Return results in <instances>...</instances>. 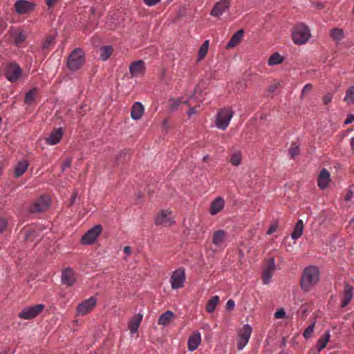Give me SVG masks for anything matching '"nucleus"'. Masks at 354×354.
Here are the masks:
<instances>
[{
    "label": "nucleus",
    "instance_id": "11",
    "mask_svg": "<svg viewBox=\"0 0 354 354\" xmlns=\"http://www.w3.org/2000/svg\"><path fill=\"white\" fill-rule=\"evenodd\" d=\"M95 305L96 299L94 297H91L78 305L77 308V313L78 315H84L91 312Z\"/></svg>",
    "mask_w": 354,
    "mask_h": 354
},
{
    "label": "nucleus",
    "instance_id": "53",
    "mask_svg": "<svg viewBox=\"0 0 354 354\" xmlns=\"http://www.w3.org/2000/svg\"><path fill=\"white\" fill-rule=\"evenodd\" d=\"M354 122V115L353 114H349L348 116H347V118L344 121V124H351L352 122Z\"/></svg>",
    "mask_w": 354,
    "mask_h": 354
},
{
    "label": "nucleus",
    "instance_id": "42",
    "mask_svg": "<svg viewBox=\"0 0 354 354\" xmlns=\"http://www.w3.org/2000/svg\"><path fill=\"white\" fill-rule=\"evenodd\" d=\"M180 103L181 101L179 99H171L169 104V109L173 111L178 109Z\"/></svg>",
    "mask_w": 354,
    "mask_h": 354
},
{
    "label": "nucleus",
    "instance_id": "64",
    "mask_svg": "<svg viewBox=\"0 0 354 354\" xmlns=\"http://www.w3.org/2000/svg\"><path fill=\"white\" fill-rule=\"evenodd\" d=\"M188 102H189V100H186L183 103L185 104H188Z\"/></svg>",
    "mask_w": 354,
    "mask_h": 354
},
{
    "label": "nucleus",
    "instance_id": "35",
    "mask_svg": "<svg viewBox=\"0 0 354 354\" xmlns=\"http://www.w3.org/2000/svg\"><path fill=\"white\" fill-rule=\"evenodd\" d=\"M344 100L348 104H354V86H350L347 89Z\"/></svg>",
    "mask_w": 354,
    "mask_h": 354
},
{
    "label": "nucleus",
    "instance_id": "3",
    "mask_svg": "<svg viewBox=\"0 0 354 354\" xmlns=\"http://www.w3.org/2000/svg\"><path fill=\"white\" fill-rule=\"evenodd\" d=\"M84 53L81 48H75L67 59V66L70 71H76L84 64Z\"/></svg>",
    "mask_w": 354,
    "mask_h": 354
},
{
    "label": "nucleus",
    "instance_id": "25",
    "mask_svg": "<svg viewBox=\"0 0 354 354\" xmlns=\"http://www.w3.org/2000/svg\"><path fill=\"white\" fill-rule=\"evenodd\" d=\"M174 317L172 311L167 310L160 316L158 323L160 325L167 326L174 319Z\"/></svg>",
    "mask_w": 354,
    "mask_h": 354
},
{
    "label": "nucleus",
    "instance_id": "26",
    "mask_svg": "<svg viewBox=\"0 0 354 354\" xmlns=\"http://www.w3.org/2000/svg\"><path fill=\"white\" fill-rule=\"evenodd\" d=\"M243 36V30L241 29L236 32L227 44V48H231L236 46L242 39Z\"/></svg>",
    "mask_w": 354,
    "mask_h": 354
},
{
    "label": "nucleus",
    "instance_id": "32",
    "mask_svg": "<svg viewBox=\"0 0 354 354\" xmlns=\"http://www.w3.org/2000/svg\"><path fill=\"white\" fill-rule=\"evenodd\" d=\"M283 60V57H282L279 53H274L272 54L268 59V64L269 66L277 65L282 63Z\"/></svg>",
    "mask_w": 354,
    "mask_h": 354
},
{
    "label": "nucleus",
    "instance_id": "21",
    "mask_svg": "<svg viewBox=\"0 0 354 354\" xmlns=\"http://www.w3.org/2000/svg\"><path fill=\"white\" fill-rule=\"evenodd\" d=\"M201 342V334L198 332L192 334L188 339L187 347L189 351H194L199 346Z\"/></svg>",
    "mask_w": 354,
    "mask_h": 354
},
{
    "label": "nucleus",
    "instance_id": "61",
    "mask_svg": "<svg viewBox=\"0 0 354 354\" xmlns=\"http://www.w3.org/2000/svg\"><path fill=\"white\" fill-rule=\"evenodd\" d=\"M351 147L352 149H354V137L351 139Z\"/></svg>",
    "mask_w": 354,
    "mask_h": 354
},
{
    "label": "nucleus",
    "instance_id": "12",
    "mask_svg": "<svg viewBox=\"0 0 354 354\" xmlns=\"http://www.w3.org/2000/svg\"><path fill=\"white\" fill-rule=\"evenodd\" d=\"M15 8L19 15H26L34 10L35 4L26 0H17L15 3Z\"/></svg>",
    "mask_w": 354,
    "mask_h": 354
},
{
    "label": "nucleus",
    "instance_id": "58",
    "mask_svg": "<svg viewBox=\"0 0 354 354\" xmlns=\"http://www.w3.org/2000/svg\"><path fill=\"white\" fill-rule=\"evenodd\" d=\"M267 266H274L275 261L274 257H271L268 259Z\"/></svg>",
    "mask_w": 354,
    "mask_h": 354
},
{
    "label": "nucleus",
    "instance_id": "9",
    "mask_svg": "<svg viewBox=\"0 0 354 354\" xmlns=\"http://www.w3.org/2000/svg\"><path fill=\"white\" fill-rule=\"evenodd\" d=\"M174 223V217L171 216V212L169 210H162L155 218L156 225H171Z\"/></svg>",
    "mask_w": 354,
    "mask_h": 354
},
{
    "label": "nucleus",
    "instance_id": "46",
    "mask_svg": "<svg viewBox=\"0 0 354 354\" xmlns=\"http://www.w3.org/2000/svg\"><path fill=\"white\" fill-rule=\"evenodd\" d=\"M333 98V94L330 93H328L323 97V102L324 104H328L330 103Z\"/></svg>",
    "mask_w": 354,
    "mask_h": 354
},
{
    "label": "nucleus",
    "instance_id": "56",
    "mask_svg": "<svg viewBox=\"0 0 354 354\" xmlns=\"http://www.w3.org/2000/svg\"><path fill=\"white\" fill-rule=\"evenodd\" d=\"M54 39H55L54 36H50L47 39H46V48L53 44Z\"/></svg>",
    "mask_w": 354,
    "mask_h": 354
},
{
    "label": "nucleus",
    "instance_id": "54",
    "mask_svg": "<svg viewBox=\"0 0 354 354\" xmlns=\"http://www.w3.org/2000/svg\"><path fill=\"white\" fill-rule=\"evenodd\" d=\"M235 306V303L233 300L232 299H230L227 301V304H226V308L227 310H232L234 308Z\"/></svg>",
    "mask_w": 354,
    "mask_h": 354
},
{
    "label": "nucleus",
    "instance_id": "63",
    "mask_svg": "<svg viewBox=\"0 0 354 354\" xmlns=\"http://www.w3.org/2000/svg\"><path fill=\"white\" fill-rule=\"evenodd\" d=\"M167 120H164V121H163V124H164V125H167Z\"/></svg>",
    "mask_w": 354,
    "mask_h": 354
},
{
    "label": "nucleus",
    "instance_id": "40",
    "mask_svg": "<svg viewBox=\"0 0 354 354\" xmlns=\"http://www.w3.org/2000/svg\"><path fill=\"white\" fill-rule=\"evenodd\" d=\"M288 151L290 157L294 158L299 153V145L297 142H293L292 143Z\"/></svg>",
    "mask_w": 354,
    "mask_h": 354
},
{
    "label": "nucleus",
    "instance_id": "33",
    "mask_svg": "<svg viewBox=\"0 0 354 354\" xmlns=\"http://www.w3.org/2000/svg\"><path fill=\"white\" fill-rule=\"evenodd\" d=\"M219 302V297L216 295L212 297L207 302L206 306V310L211 313H213Z\"/></svg>",
    "mask_w": 354,
    "mask_h": 354
},
{
    "label": "nucleus",
    "instance_id": "37",
    "mask_svg": "<svg viewBox=\"0 0 354 354\" xmlns=\"http://www.w3.org/2000/svg\"><path fill=\"white\" fill-rule=\"evenodd\" d=\"M209 48V40H205L199 48L198 59H203L207 55Z\"/></svg>",
    "mask_w": 354,
    "mask_h": 354
},
{
    "label": "nucleus",
    "instance_id": "4",
    "mask_svg": "<svg viewBox=\"0 0 354 354\" xmlns=\"http://www.w3.org/2000/svg\"><path fill=\"white\" fill-rule=\"evenodd\" d=\"M234 115V112L227 108L220 109L216 115L215 125L221 130H225Z\"/></svg>",
    "mask_w": 354,
    "mask_h": 354
},
{
    "label": "nucleus",
    "instance_id": "57",
    "mask_svg": "<svg viewBox=\"0 0 354 354\" xmlns=\"http://www.w3.org/2000/svg\"><path fill=\"white\" fill-rule=\"evenodd\" d=\"M123 251L127 255H130L132 253V249L130 246H125Z\"/></svg>",
    "mask_w": 354,
    "mask_h": 354
},
{
    "label": "nucleus",
    "instance_id": "45",
    "mask_svg": "<svg viewBox=\"0 0 354 354\" xmlns=\"http://www.w3.org/2000/svg\"><path fill=\"white\" fill-rule=\"evenodd\" d=\"M313 88V85L311 84H306L301 91V97H303L305 94L310 92Z\"/></svg>",
    "mask_w": 354,
    "mask_h": 354
},
{
    "label": "nucleus",
    "instance_id": "50",
    "mask_svg": "<svg viewBox=\"0 0 354 354\" xmlns=\"http://www.w3.org/2000/svg\"><path fill=\"white\" fill-rule=\"evenodd\" d=\"M279 86V82H274V84H272V85L270 86L268 90L270 93H273L278 88Z\"/></svg>",
    "mask_w": 354,
    "mask_h": 354
},
{
    "label": "nucleus",
    "instance_id": "16",
    "mask_svg": "<svg viewBox=\"0 0 354 354\" xmlns=\"http://www.w3.org/2000/svg\"><path fill=\"white\" fill-rule=\"evenodd\" d=\"M39 230H37L34 226H30L23 229L21 232V236L26 241H32L37 236H39L38 232Z\"/></svg>",
    "mask_w": 354,
    "mask_h": 354
},
{
    "label": "nucleus",
    "instance_id": "38",
    "mask_svg": "<svg viewBox=\"0 0 354 354\" xmlns=\"http://www.w3.org/2000/svg\"><path fill=\"white\" fill-rule=\"evenodd\" d=\"M36 94H37L36 88L30 90L26 94L25 100H24L25 103H26L28 104H31L35 100Z\"/></svg>",
    "mask_w": 354,
    "mask_h": 354
},
{
    "label": "nucleus",
    "instance_id": "2",
    "mask_svg": "<svg viewBox=\"0 0 354 354\" xmlns=\"http://www.w3.org/2000/svg\"><path fill=\"white\" fill-rule=\"evenodd\" d=\"M292 41L295 44L302 45L306 44L310 37V32L308 27L303 23L297 24L292 30Z\"/></svg>",
    "mask_w": 354,
    "mask_h": 354
},
{
    "label": "nucleus",
    "instance_id": "6",
    "mask_svg": "<svg viewBox=\"0 0 354 354\" xmlns=\"http://www.w3.org/2000/svg\"><path fill=\"white\" fill-rule=\"evenodd\" d=\"M44 309V304H37L25 308L19 313L18 317L22 319H32L39 315Z\"/></svg>",
    "mask_w": 354,
    "mask_h": 354
},
{
    "label": "nucleus",
    "instance_id": "60",
    "mask_svg": "<svg viewBox=\"0 0 354 354\" xmlns=\"http://www.w3.org/2000/svg\"><path fill=\"white\" fill-rule=\"evenodd\" d=\"M57 0H46V4L49 6V7H51L52 6H53L55 4V3L57 1Z\"/></svg>",
    "mask_w": 354,
    "mask_h": 354
},
{
    "label": "nucleus",
    "instance_id": "22",
    "mask_svg": "<svg viewBox=\"0 0 354 354\" xmlns=\"http://www.w3.org/2000/svg\"><path fill=\"white\" fill-rule=\"evenodd\" d=\"M353 298V287L349 284H345L344 287L342 307H346Z\"/></svg>",
    "mask_w": 354,
    "mask_h": 354
},
{
    "label": "nucleus",
    "instance_id": "62",
    "mask_svg": "<svg viewBox=\"0 0 354 354\" xmlns=\"http://www.w3.org/2000/svg\"><path fill=\"white\" fill-rule=\"evenodd\" d=\"M50 199L47 198V197L46 196V202H45L46 207L50 204Z\"/></svg>",
    "mask_w": 354,
    "mask_h": 354
},
{
    "label": "nucleus",
    "instance_id": "7",
    "mask_svg": "<svg viewBox=\"0 0 354 354\" xmlns=\"http://www.w3.org/2000/svg\"><path fill=\"white\" fill-rule=\"evenodd\" d=\"M252 327L248 325H244L239 331L237 339V348L242 350L248 344L252 333Z\"/></svg>",
    "mask_w": 354,
    "mask_h": 354
},
{
    "label": "nucleus",
    "instance_id": "20",
    "mask_svg": "<svg viewBox=\"0 0 354 354\" xmlns=\"http://www.w3.org/2000/svg\"><path fill=\"white\" fill-rule=\"evenodd\" d=\"M330 181V178L329 172L326 169H323L318 176V186L320 189H324L328 187Z\"/></svg>",
    "mask_w": 354,
    "mask_h": 354
},
{
    "label": "nucleus",
    "instance_id": "23",
    "mask_svg": "<svg viewBox=\"0 0 354 354\" xmlns=\"http://www.w3.org/2000/svg\"><path fill=\"white\" fill-rule=\"evenodd\" d=\"M143 315L138 313L133 316L129 322V329L131 333H136L140 325Z\"/></svg>",
    "mask_w": 354,
    "mask_h": 354
},
{
    "label": "nucleus",
    "instance_id": "49",
    "mask_svg": "<svg viewBox=\"0 0 354 354\" xmlns=\"http://www.w3.org/2000/svg\"><path fill=\"white\" fill-rule=\"evenodd\" d=\"M77 198V191H75L73 192V194H72L71 199H70V203H69L70 206H72L75 203Z\"/></svg>",
    "mask_w": 354,
    "mask_h": 354
},
{
    "label": "nucleus",
    "instance_id": "29",
    "mask_svg": "<svg viewBox=\"0 0 354 354\" xmlns=\"http://www.w3.org/2000/svg\"><path fill=\"white\" fill-rule=\"evenodd\" d=\"M304 230V223L301 220H299L295 226L294 230L291 234V237L292 239L297 240L298 239L303 233Z\"/></svg>",
    "mask_w": 354,
    "mask_h": 354
},
{
    "label": "nucleus",
    "instance_id": "48",
    "mask_svg": "<svg viewBox=\"0 0 354 354\" xmlns=\"http://www.w3.org/2000/svg\"><path fill=\"white\" fill-rule=\"evenodd\" d=\"M71 159H66L62 164V171L65 170L66 168H68L71 165Z\"/></svg>",
    "mask_w": 354,
    "mask_h": 354
},
{
    "label": "nucleus",
    "instance_id": "18",
    "mask_svg": "<svg viewBox=\"0 0 354 354\" xmlns=\"http://www.w3.org/2000/svg\"><path fill=\"white\" fill-rule=\"evenodd\" d=\"M226 239V232L223 230H218L214 232L212 235V243L217 248H223Z\"/></svg>",
    "mask_w": 354,
    "mask_h": 354
},
{
    "label": "nucleus",
    "instance_id": "31",
    "mask_svg": "<svg viewBox=\"0 0 354 354\" xmlns=\"http://www.w3.org/2000/svg\"><path fill=\"white\" fill-rule=\"evenodd\" d=\"M330 339L329 332L327 331L324 333V334L318 339L317 341V349L318 351L320 352L322 351L327 345Z\"/></svg>",
    "mask_w": 354,
    "mask_h": 354
},
{
    "label": "nucleus",
    "instance_id": "10",
    "mask_svg": "<svg viewBox=\"0 0 354 354\" xmlns=\"http://www.w3.org/2000/svg\"><path fill=\"white\" fill-rule=\"evenodd\" d=\"M231 5V0H221L215 3L210 12L212 17H218L229 10Z\"/></svg>",
    "mask_w": 354,
    "mask_h": 354
},
{
    "label": "nucleus",
    "instance_id": "47",
    "mask_svg": "<svg viewBox=\"0 0 354 354\" xmlns=\"http://www.w3.org/2000/svg\"><path fill=\"white\" fill-rule=\"evenodd\" d=\"M7 227V221L3 218H0V232L4 231Z\"/></svg>",
    "mask_w": 354,
    "mask_h": 354
},
{
    "label": "nucleus",
    "instance_id": "1",
    "mask_svg": "<svg viewBox=\"0 0 354 354\" xmlns=\"http://www.w3.org/2000/svg\"><path fill=\"white\" fill-rule=\"evenodd\" d=\"M319 277L317 267H306L301 277V288L305 292L309 291L319 281Z\"/></svg>",
    "mask_w": 354,
    "mask_h": 354
},
{
    "label": "nucleus",
    "instance_id": "30",
    "mask_svg": "<svg viewBox=\"0 0 354 354\" xmlns=\"http://www.w3.org/2000/svg\"><path fill=\"white\" fill-rule=\"evenodd\" d=\"M44 207V196H41V197L31 205L29 211L31 213H37V212L42 211Z\"/></svg>",
    "mask_w": 354,
    "mask_h": 354
},
{
    "label": "nucleus",
    "instance_id": "8",
    "mask_svg": "<svg viewBox=\"0 0 354 354\" xmlns=\"http://www.w3.org/2000/svg\"><path fill=\"white\" fill-rule=\"evenodd\" d=\"M185 280V270L179 268L172 272L171 276V286L173 289H177L183 286Z\"/></svg>",
    "mask_w": 354,
    "mask_h": 354
},
{
    "label": "nucleus",
    "instance_id": "39",
    "mask_svg": "<svg viewBox=\"0 0 354 354\" xmlns=\"http://www.w3.org/2000/svg\"><path fill=\"white\" fill-rule=\"evenodd\" d=\"M241 160L242 156L241 151H236L232 153L230 158V162L232 165L239 166L241 162Z\"/></svg>",
    "mask_w": 354,
    "mask_h": 354
},
{
    "label": "nucleus",
    "instance_id": "15",
    "mask_svg": "<svg viewBox=\"0 0 354 354\" xmlns=\"http://www.w3.org/2000/svg\"><path fill=\"white\" fill-rule=\"evenodd\" d=\"M145 71V63L142 60L133 62L129 66V72L132 77L142 76Z\"/></svg>",
    "mask_w": 354,
    "mask_h": 354
},
{
    "label": "nucleus",
    "instance_id": "41",
    "mask_svg": "<svg viewBox=\"0 0 354 354\" xmlns=\"http://www.w3.org/2000/svg\"><path fill=\"white\" fill-rule=\"evenodd\" d=\"M315 322H313V324H311L310 326H308L304 330V333H303V336L304 338L306 339H308L311 337L313 331H314V328H315Z\"/></svg>",
    "mask_w": 354,
    "mask_h": 354
},
{
    "label": "nucleus",
    "instance_id": "55",
    "mask_svg": "<svg viewBox=\"0 0 354 354\" xmlns=\"http://www.w3.org/2000/svg\"><path fill=\"white\" fill-rule=\"evenodd\" d=\"M353 196V192L351 190H348L344 196V200L347 202L350 201Z\"/></svg>",
    "mask_w": 354,
    "mask_h": 354
},
{
    "label": "nucleus",
    "instance_id": "24",
    "mask_svg": "<svg viewBox=\"0 0 354 354\" xmlns=\"http://www.w3.org/2000/svg\"><path fill=\"white\" fill-rule=\"evenodd\" d=\"M144 113V106L140 102H136L133 105L131 111V116L133 120H140Z\"/></svg>",
    "mask_w": 354,
    "mask_h": 354
},
{
    "label": "nucleus",
    "instance_id": "17",
    "mask_svg": "<svg viewBox=\"0 0 354 354\" xmlns=\"http://www.w3.org/2000/svg\"><path fill=\"white\" fill-rule=\"evenodd\" d=\"M225 201L222 197L218 196L216 198L210 205L209 214L211 215H216L223 209Z\"/></svg>",
    "mask_w": 354,
    "mask_h": 354
},
{
    "label": "nucleus",
    "instance_id": "34",
    "mask_svg": "<svg viewBox=\"0 0 354 354\" xmlns=\"http://www.w3.org/2000/svg\"><path fill=\"white\" fill-rule=\"evenodd\" d=\"M113 53V48L111 46H105L100 48V59L106 61L109 58Z\"/></svg>",
    "mask_w": 354,
    "mask_h": 354
},
{
    "label": "nucleus",
    "instance_id": "51",
    "mask_svg": "<svg viewBox=\"0 0 354 354\" xmlns=\"http://www.w3.org/2000/svg\"><path fill=\"white\" fill-rule=\"evenodd\" d=\"M277 229V223L272 224L270 227L269 230H268L267 234L269 235L272 234V233L276 232Z\"/></svg>",
    "mask_w": 354,
    "mask_h": 354
},
{
    "label": "nucleus",
    "instance_id": "13",
    "mask_svg": "<svg viewBox=\"0 0 354 354\" xmlns=\"http://www.w3.org/2000/svg\"><path fill=\"white\" fill-rule=\"evenodd\" d=\"M6 77L10 82H16L21 75V69L16 64H9L6 66Z\"/></svg>",
    "mask_w": 354,
    "mask_h": 354
},
{
    "label": "nucleus",
    "instance_id": "19",
    "mask_svg": "<svg viewBox=\"0 0 354 354\" xmlns=\"http://www.w3.org/2000/svg\"><path fill=\"white\" fill-rule=\"evenodd\" d=\"M63 136L62 128L55 129L50 134L48 138H46V142L54 145L59 143Z\"/></svg>",
    "mask_w": 354,
    "mask_h": 354
},
{
    "label": "nucleus",
    "instance_id": "5",
    "mask_svg": "<svg viewBox=\"0 0 354 354\" xmlns=\"http://www.w3.org/2000/svg\"><path fill=\"white\" fill-rule=\"evenodd\" d=\"M102 232V226L101 225H96L90 230H88L81 238L80 243L82 245H92L93 244L97 237Z\"/></svg>",
    "mask_w": 354,
    "mask_h": 354
},
{
    "label": "nucleus",
    "instance_id": "59",
    "mask_svg": "<svg viewBox=\"0 0 354 354\" xmlns=\"http://www.w3.org/2000/svg\"><path fill=\"white\" fill-rule=\"evenodd\" d=\"M196 113V107H192L189 109V110L187 112V114L189 116H191L192 115H194Z\"/></svg>",
    "mask_w": 354,
    "mask_h": 354
},
{
    "label": "nucleus",
    "instance_id": "52",
    "mask_svg": "<svg viewBox=\"0 0 354 354\" xmlns=\"http://www.w3.org/2000/svg\"><path fill=\"white\" fill-rule=\"evenodd\" d=\"M160 0H144V2L146 5L149 6H152L157 4Z\"/></svg>",
    "mask_w": 354,
    "mask_h": 354
},
{
    "label": "nucleus",
    "instance_id": "43",
    "mask_svg": "<svg viewBox=\"0 0 354 354\" xmlns=\"http://www.w3.org/2000/svg\"><path fill=\"white\" fill-rule=\"evenodd\" d=\"M26 39V36L22 33H18L15 37V44L17 45L21 44Z\"/></svg>",
    "mask_w": 354,
    "mask_h": 354
},
{
    "label": "nucleus",
    "instance_id": "14",
    "mask_svg": "<svg viewBox=\"0 0 354 354\" xmlns=\"http://www.w3.org/2000/svg\"><path fill=\"white\" fill-rule=\"evenodd\" d=\"M77 280V275L73 268L66 267L62 270V282L68 286H72Z\"/></svg>",
    "mask_w": 354,
    "mask_h": 354
},
{
    "label": "nucleus",
    "instance_id": "28",
    "mask_svg": "<svg viewBox=\"0 0 354 354\" xmlns=\"http://www.w3.org/2000/svg\"><path fill=\"white\" fill-rule=\"evenodd\" d=\"M28 167V162L26 160H23L20 161L18 165L16 166L15 169V176L18 178L23 175L24 172L27 170Z\"/></svg>",
    "mask_w": 354,
    "mask_h": 354
},
{
    "label": "nucleus",
    "instance_id": "44",
    "mask_svg": "<svg viewBox=\"0 0 354 354\" xmlns=\"http://www.w3.org/2000/svg\"><path fill=\"white\" fill-rule=\"evenodd\" d=\"M274 316L276 319H282V318L285 317L286 312L283 310V308H281V309L278 310L277 312H275Z\"/></svg>",
    "mask_w": 354,
    "mask_h": 354
},
{
    "label": "nucleus",
    "instance_id": "36",
    "mask_svg": "<svg viewBox=\"0 0 354 354\" xmlns=\"http://www.w3.org/2000/svg\"><path fill=\"white\" fill-rule=\"evenodd\" d=\"M330 37L333 40L339 41L344 38V32L340 28H333L330 30Z\"/></svg>",
    "mask_w": 354,
    "mask_h": 354
},
{
    "label": "nucleus",
    "instance_id": "27",
    "mask_svg": "<svg viewBox=\"0 0 354 354\" xmlns=\"http://www.w3.org/2000/svg\"><path fill=\"white\" fill-rule=\"evenodd\" d=\"M275 271V267H266L262 272V279L264 284H268Z\"/></svg>",
    "mask_w": 354,
    "mask_h": 354
}]
</instances>
